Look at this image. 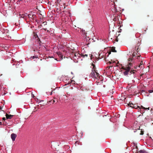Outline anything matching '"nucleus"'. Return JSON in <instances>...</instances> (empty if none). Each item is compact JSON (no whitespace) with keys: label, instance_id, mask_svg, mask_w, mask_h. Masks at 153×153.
<instances>
[{"label":"nucleus","instance_id":"nucleus-1","mask_svg":"<svg viewBox=\"0 0 153 153\" xmlns=\"http://www.w3.org/2000/svg\"><path fill=\"white\" fill-rule=\"evenodd\" d=\"M123 69L124 70L123 74L125 76L128 74L130 75L132 74H134L135 72L134 70H132V65L131 62H130L125 67H123Z\"/></svg>","mask_w":153,"mask_h":153},{"label":"nucleus","instance_id":"nucleus-2","mask_svg":"<svg viewBox=\"0 0 153 153\" xmlns=\"http://www.w3.org/2000/svg\"><path fill=\"white\" fill-rule=\"evenodd\" d=\"M96 68L94 65H93V68L91 70L89 76L90 77L93 78L94 79H97L99 76V74L96 70Z\"/></svg>","mask_w":153,"mask_h":153},{"label":"nucleus","instance_id":"nucleus-3","mask_svg":"<svg viewBox=\"0 0 153 153\" xmlns=\"http://www.w3.org/2000/svg\"><path fill=\"white\" fill-rule=\"evenodd\" d=\"M80 54L77 53L72 52L71 53L70 57L71 59H73L75 62H77L78 60L80 58Z\"/></svg>","mask_w":153,"mask_h":153},{"label":"nucleus","instance_id":"nucleus-4","mask_svg":"<svg viewBox=\"0 0 153 153\" xmlns=\"http://www.w3.org/2000/svg\"><path fill=\"white\" fill-rule=\"evenodd\" d=\"M111 52L110 51L106 53H105L103 52L100 54L99 56L100 57L102 58H104V59L105 60L106 59V57L108 56L109 55L111 54Z\"/></svg>","mask_w":153,"mask_h":153},{"label":"nucleus","instance_id":"nucleus-5","mask_svg":"<svg viewBox=\"0 0 153 153\" xmlns=\"http://www.w3.org/2000/svg\"><path fill=\"white\" fill-rule=\"evenodd\" d=\"M140 127L138 125H137V124L135 123L134 124L133 127V130H134V132H135L137 130H139Z\"/></svg>","mask_w":153,"mask_h":153},{"label":"nucleus","instance_id":"nucleus-6","mask_svg":"<svg viewBox=\"0 0 153 153\" xmlns=\"http://www.w3.org/2000/svg\"><path fill=\"white\" fill-rule=\"evenodd\" d=\"M140 57V56H135L134 53L133 54V57H130L129 58V61H130L131 60V61L132 62L134 58H137V59H138Z\"/></svg>","mask_w":153,"mask_h":153},{"label":"nucleus","instance_id":"nucleus-7","mask_svg":"<svg viewBox=\"0 0 153 153\" xmlns=\"http://www.w3.org/2000/svg\"><path fill=\"white\" fill-rule=\"evenodd\" d=\"M137 107L138 108H139V109H138L139 110H140L141 109H144L143 111H142V112L143 113L144 112V110H149V108H145L143 107V106H138Z\"/></svg>","mask_w":153,"mask_h":153},{"label":"nucleus","instance_id":"nucleus-8","mask_svg":"<svg viewBox=\"0 0 153 153\" xmlns=\"http://www.w3.org/2000/svg\"><path fill=\"white\" fill-rule=\"evenodd\" d=\"M17 137V135L16 134L12 133L11 135V138L13 141L15 140V139Z\"/></svg>","mask_w":153,"mask_h":153},{"label":"nucleus","instance_id":"nucleus-9","mask_svg":"<svg viewBox=\"0 0 153 153\" xmlns=\"http://www.w3.org/2000/svg\"><path fill=\"white\" fill-rule=\"evenodd\" d=\"M13 116V115H9L7 114H6V117L7 119H11Z\"/></svg>","mask_w":153,"mask_h":153},{"label":"nucleus","instance_id":"nucleus-10","mask_svg":"<svg viewBox=\"0 0 153 153\" xmlns=\"http://www.w3.org/2000/svg\"><path fill=\"white\" fill-rule=\"evenodd\" d=\"M128 106H129V107L132 108H137V109H138V108L139 109V108H138L137 107V106H137V108H135L134 106V105H133V104L132 103H129V104H128Z\"/></svg>","mask_w":153,"mask_h":153},{"label":"nucleus","instance_id":"nucleus-11","mask_svg":"<svg viewBox=\"0 0 153 153\" xmlns=\"http://www.w3.org/2000/svg\"><path fill=\"white\" fill-rule=\"evenodd\" d=\"M140 43L138 42V43H137V45L135 46L134 47V50L135 51L136 50V51L137 52H138V51H137L138 49V47L140 46Z\"/></svg>","mask_w":153,"mask_h":153},{"label":"nucleus","instance_id":"nucleus-12","mask_svg":"<svg viewBox=\"0 0 153 153\" xmlns=\"http://www.w3.org/2000/svg\"><path fill=\"white\" fill-rule=\"evenodd\" d=\"M57 54L58 55V56L60 58L61 60L63 59V55H62V54L60 52H57Z\"/></svg>","mask_w":153,"mask_h":153},{"label":"nucleus","instance_id":"nucleus-13","mask_svg":"<svg viewBox=\"0 0 153 153\" xmlns=\"http://www.w3.org/2000/svg\"><path fill=\"white\" fill-rule=\"evenodd\" d=\"M28 14H27V13H25V14H23L22 15H20V17H22L23 18H24V17L28 18Z\"/></svg>","mask_w":153,"mask_h":153},{"label":"nucleus","instance_id":"nucleus-14","mask_svg":"<svg viewBox=\"0 0 153 153\" xmlns=\"http://www.w3.org/2000/svg\"><path fill=\"white\" fill-rule=\"evenodd\" d=\"M34 15L32 14H28V18L30 19H33V18Z\"/></svg>","mask_w":153,"mask_h":153},{"label":"nucleus","instance_id":"nucleus-15","mask_svg":"<svg viewBox=\"0 0 153 153\" xmlns=\"http://www.w3.org/2000/svg\"><path fill=\"white\" fill-rule=\"evenodd\" d=\"M146 151L144 150H140L138 152V153H146Z\"/></svg>","mask_w":153,"mask_h":153},{"label":"nucleus","instance_id":"nucleus-16","mask_svg":"<svg viewBox=\"0 0 153 153\" xmlns=\"http://www.w3.org/2000/svg\"><path fill=\"white\" fill-rule=\"evenodd\" d=\"M88 56V54H82L81 55V56H83L84 57H87Z\"/></svg>","mask_w":153,"mask_h":153},{"label":"nucleus","instance_id":"nucleus-17","mask_svg":"<svg viewBox=\"0 0 153 153\" xmlns=\"http://www.w3.org/2000/svg\"><path fill=\"white\" fill-rule=\"evenodd\" d=\"M111 51L113 52H116L117 51L115 50V48L113 47L111 49Z\"/></svg>","mask_w":153,"mask_h":153},{"label":"nucleus","instance_id":"nucleus-18","mask_svg":"<svg viewBox=\"0 0 153 153\" xmlns=\"http://www.w3.org/2000/svg\"><path fill=\"white\" fill-rule=\"evenodd\" d=\"M37 42H38V44H37V45H38V46H40L41 45V43H40V41L39 40H38L37 41Z\"/></svg>","mask_w":153,"mask_h":153},{"label":"nucleus","instance_id":"nucleus-19","mask_svg":"<svg viewBox=\"0 0 153 153\" xmlns=\"http://www.w3.org/2000/svg\"><path fill=\"white\" fill-rule=\"evenodd\" d=\"M56 101L54 100L50 101V102H51L52 104H53Z\"/></svg>","mask_w":153,"mask_h":153},{"label":"nucleus","instance_id":"nucleus-20","mask_svg":"<svg viewBox=\"0 0 153 153\" xmlns=\"http://www.w3.org/2000/svg\"><path fill=\"white\" fill-rule=\"evenodd\" d=\"M148 91L150 93H152L153 92V89L149 90Z\"/></svg>","mask_w":153,"mask_h":153},{"label":"nucleus","instance_id":"nucleus-21","mask_svg":"<svg viewBox=\"0 0 153 153\" xmlns=\"http://www.w3.org/2000/svg\"><path fill=\"white\" fill-rule=\"evenodd\" d=\"M37 57L36 56H34L32 57V59H34V58H36Z\"/></svg>","mask_w":153,"mask_h":153},{"label":"nucleus","instance_id":"nucleus-22","mask_svg":"<svg viewBox=\"0 0 153 153\" xmlns=\"http://www.w3.org/2000/svg\"><path fill=\"white\" fill-rule=\"evenodd\" d=\"M140 134L141 135H143V131H141V133Z\"/></svg>","mask_w":153,"mask_h":153},{"label":"nucleus","instance_id":"nucleus-23","mask_svg":"<svg viewBox=\"0 0 153 153\" xmlns=\"http://www.w3.org/2000/svg\"><path fill=\"white\" fill-rule=\"evenodd\" d=\"M47 22H44L43 23V24H44V25H46Z\"/></svg>","mask_w":153,"mask_h":153},{"label":"nucleus","instance_id":"nucleus-24","mask_svg":"<svg viewBox=\"0 0 153 153\" xmlns=\"http://www.w3.org/2000/svg\"><path fill=\"white\" fill-rule=\"evenodd\" d=\"M2 120H6V118H5V117H3V118H2Z\"/></svg>","mask_w":153,"mask_h":153},{"label":"nucleus","instance_id":"nucleus-25","mask_svg":"<svg viewBox=\"0 0 153 153\" xmlns=\"http://www.w3.org/2000/svg\"><path fill=\"white\" fill-rule=\"evenodd\" d=\"M2 125V123L1 122H0V125Z\"/></svg>","mask_w":153,"mask_h":153},{"label":"nucleus","instance_id":"nucleus-26","mask_svg":"<svg viewBox=\"0 0 153 153\" xmlns=\"http://www.w3.org/2000/svg\"><path fill=\"white\" fill-rule=\"evenodd\" d=\"M22 0H18V2H20L21 1H22Z\"/></svg>","mask_w":153,"mask_h":153},{"label":"nucleus","instance_id":"nucleus-27","mask_svg":"<svg viewBox=\"0 0 153 153\" xmlns=\"http://www.w3.org/2000/svg\"><path fill=\"white\" fill-rule=\"evenodd\" d=\"M2 107H1V106H0V110H1V109H2Z\"/></svg>","mask_w":153,"mask_h":153},{"label":"nucleus","instance_id":"nucleus-28","mask_svg":"<svg viewBox=\"0 0 153 153\" xmlns=\"http://www.w3.org/2000/svg\"><path fill=\"white\" fill-rule=\"evenodd\" d=\"M45 30H46V28L44 29Z\"/></svg>","mask_w":153,"mask_h":153},{"label":"nucleus","instance_id":"nucleus-29","mask_svg":"<svg viewBox=\"0 0 153 153\" xmlns=\"http://www.w3.org/2000/svg\"><path fill=\"white\" fill-rule=\"evenodd\" d=\"M71 74H73V72H71Z\"/></svg>","mask_w":153,"mask_h":153},{"label":"nucleus","instance_id":"nucleus-30","mask_svg":"<svg viewBox=\"0 0 153 153\" xmlns=\"http://www.w3.org/2000/svg\"><path fill=\"white\" fill-rule=\"evenodd\" d=\"M58 61H60V60H57Z\"/></svg>","mask_w":153,"mask_h":153},{"label":"nucleus","instance_id":"nucleus-31","mask_svg":"<svg viewBox=\"0 0 153 153\" xmlns=\"http://www.w3.org/2000/svg\"><path fill=\"white\" fill-rule=\"evenodd\" d=\"M52 94V93H51V95Z\"/></svg>","mask_w":153,"mask_h":153}]
</instances>
